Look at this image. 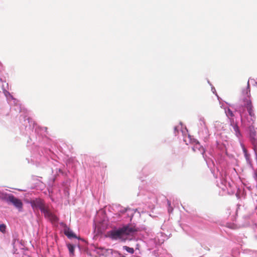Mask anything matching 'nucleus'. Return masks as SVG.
<instances>
[{
	"mask_svg": "<svg viewBox=\"0 0 257 257\" xmlns=\"http://www.w3.org/2000/svg\"><path fill=\"white\" fill-rule=\"evenodd\" d=\"M4 199L7 203L13 204L19 211H21L22 210L23 204L22 201L14 195L12 194L6 195Z\"/></svg>",
	"mask_w": 257,
	"mask_h": 257,
	"instance_id": "f257e3e1",
	"label": "nucleus"
},
{
	"mask_svg": "<svg viewBox=\"0 0 257 257\" xmlns=\"http://www.w3.org/2000/svg\"><path fill=\"white\" fill-rule=\"evenodd\" d=\"M42 212L44 214V217L51 222H56L58 220V217L51 211L48 205Z\"/></svg>",
	"mask_w": 257,
	"mask_h": 257,
	"instance_id": "f03ea898",
	"label": "nucleus"
},
{
	"mask_svg": "<svg viewBox=\"0 0 257 257\" xmlns=\"http://www.w3.org/2000/svg\"><path fill=\"white\" fill-rule=\"evenodd\" d=\"M30 203L33 209L39 208L41 212L48 206L43 200L39 198L31 201Z\"/></svg>",
	"mask_w": 257,
	"mask_h": 257,
	"instance_id": "7ed1b4c3",
	"label": "nucleus"
},
{
	"mask_svg": "<svg viewBox=\"0 0 257 257\" xmlns=\"http://www.w3.org/2000/svg\"><path fill=\"white\" fill-rule=\"evenodd\" d=\"M124 235H129L132 233L137 231L135 226L133 225H127L121 228Z\"/></svg>",
	"mask_w": 257,
	"mask_h": 257,
	"instance_id": "20e7f679",
	"label": "nucleus"
},
{
	"mask_svg": "<svg viewBox=\"0 0 257 257\" xmlns=\"http://www.w3.org/2000/svg\"><path fill=\"white\" fill-rule=\"evenodd\" d=\"M124 235V234L121 228L116 230L112 231L111 233V237L114 239H121Z\"/></svg>",
	"mask_w": 257,
	"mask_h": 257,
	"instance_id": "39448f33",
	"label": "nucleus"
},
{
	"mask_svg": "<svg viewBox=\"0 0 257 257\" xmlns=\"http://www.w3.org/2000/svg\"><path fill=\"white\" fill-rule=\"evenodd\" d=\"M245 106L246 107L249 114L251 116H254V113H253V110L252 109V105L251 104V101L250 100H247L245 101V103L244 104Z\"/></svg>",
	"mask_w": 257,
	"mask_h": 257,
	"instance_id": "423d86ee",
	"label": "nucleus"
},
{
	"mask_svg": "<svg viewBox=\"0 0 257 257\" xmlns=\"http://www.w3.org/2000/svg\"><path fill=\"white\" fill-rule=\"evenodd\" d=\"M195 146L192 148L194 151H195V149H198L200 151L201 154H203L204 153V148L200 145L199 142L197 140L194 141Z\"/></svg>",
	"mask_w": 257,
	"mask_h": 257,
	"instance_id": "0eeeda50",
	"label": "nucleus"
},
{
	"mask_svg": "<svg viewBox=\"0 0 257 257\" xmlns=\"http://www.w3.org/2000/svg\"><path fill=\"white\" fill-rule=\"evenodd\" d=\"M67 247L71 254L73 255L74 252V246L70 243L67 244Z\"/></svg>",
	"mask_w": 257,
	"mask_h": 257,
	"instance_id": "6e6552de",
	"label": "nucleus"
},
{
	"mask_svg": "<svg viewBox=\"0 0 257 257\" xmlns=\"http://www.w3.org/2000/svg\"><path fill=\"white\" fill-rule=\"evenodd\" d=\"M232 125L233 130H234V132L235 133L236 135L237 136H238V135L239 134V128H238L237 125L236 123H233L232 124Z\"/></svg>",
	"mask_w": 257,
	"mask_h": 257,
	"instance_id": "1a4fd4ad",
	"label": "nucleus"
},
{
	"mask_svg": "<svg viewBox=\"0 0 257 257\" xmlns=\"http://www.w3.org/2000/svg\"><path fill=\"white\" fill-rule=\"evenodd\" d=\"M123 248L124 249H125L126 251H127L128 252L131 253V254H133L134 253V249L132 247H130L128 246H123Z\"/></svg>",
	"mask_w": 257,
	"mask_h": 257,
	"instance_id": "9d476101",
	"label": "nucleus"
},
{
	"mask_svg": "<svg viewBox=\"0 0 257 257\" xmlns=\"http://www.w3.org/2000/svg\"><path fill=\"white\" fill-rule=\"evenodd\" d=\"M65 234L69 237H74L76 238V236L74 234V233L71 231H68L67 232L65 233Z\"/></svg>",
	"mask_w": 257,
	"mask_h": 257,
	"instance_id": "9b49d317",
	"label": "nucleus"
},
{
	"mask_svg": "<svg viewBox=\"0 0 257 257\" xmlns=\"http://www.w3.org/2000/svg\"><path fill=\"white\" fill-rule=\"evenodd\" d=\"M6 226L4 224H2L0 225V231L3 233H5L6 232Z\"/></svg>",
	"mask_w": 257,
	"mask_h": 257,
	"instance_id": "f8f14e48",
	"label": "nucleus"
},
{
	"mask_svg": "<svg viewBox=\"0 0 257 257\" xmlns=\"http://www.w3.org/2000/svg\"><path fill=\"white\" fill-rule=\"evenodd\" d=\"M168 204L169 205L168 211L169 212H172L173 211V208L171 206V202L170 201H168Z\"/></svg>",
	"mask_w": 257,
	"mask_h": 257,
	"instance_id": "ddd939ff",
	"label": "nucleus"
},
{
	"mask_svg": "<svg viewBox=\"0 0 257 257\" xmlns=\"http://www.w3.org/2000/svg\"><path fill=\"white\" fill-rule=\"evenodd\" d=\"M228 112L230 113V115H231V116H232V115H233L232 112L231 111H230V110H229Z\"/></svg>",
	"mask_w": 257,
	"mask_h": 257,
	"instance_id": "4468645a",
	"label": "nucleus"
},
{
	"mask_svg": "<svg viewBox=\"0 0 257 257\" xmlns=\"http://www.w3.org/2000/svg\"><path fill=\"white\" fill-rule=\"evenodd\" d=\"M243 151H244V152L246 154V151L245 149H243Z\"/></svg>",
	"mask_w": 257,
	"mask_h": 257,
	"instance_id": "2eb2a0df",
	"label": "nucleus"
}]
</instances>
